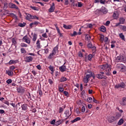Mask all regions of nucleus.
Masks as SVG:
<instances>
[{
  "label": "nucleus",
  "mask_w": 126,
  "mask_h": 126,
  "mask_svg": "<svg viewBox=\"0 0 126 126\" xmlns=\"http://www.w3.org/2000/svg\"><path fill=\"white\" fill-rule=\"evenodd\" d=\"M26 18L27 20L29 21H31V19H36L37 20H39V17H37L36 15L33 16L29 13H26Z\"/></svg>",
  "instance_id": "f257e3e1"
},
{
  "label": "nucleus",
  "mask_w": 126,
  "mask_h": 126,
  "mask_svg": "<svg viewBox=\"0 0 126 126\" xmlns=\"http://www.w3.org/2000/svg\"><path fill=\"white\" fill-rule=\"evenodd\" d=\"M117 61L119 63L122 62H126V56H125V55L124 54H120V56L117 57Z\"/></svg>",
  "instance_id": "f03ea898"
},
{
  "label": "nucleus",
  "mask_w": 126,
  "mask_h": 126,
  "mask_svg": "<svg viewBox=\"0 0 126 126\" xmlns=\"http://www.w3.org/2000/svg\"><path fill=\"white\" fill-rule=\"evenodd\" d=\"M71 115V113H69V110H66L64 114L63 115V119H64V121H66V120H67L69 117Z\"/></svg>",
  "instance_id": "7ed1b4c3"
},
{
  "label": "nucleus",
  "mask_w": 126,
  "mask_h": 126,
  "mask_svg": "<svg viewBox=\"0 0 126 126\" xmlns=\"http://www.w3.org/2000/svg\"><path fill=\"white\" fill-rule=\"evenodd\" d=\"M126 84L124 83H121V84H117L115 86V89H120V88H125Z\"/></svg>",
  "instance_id": "20e7f679"
},
{
  "label": "nucleus",
  "mask_w": 126,
  "mask_h": 126,
  "mask_svg": "<svg viewBox=\"0 0 126 126\" xmlns=\"http://www.w3.org/2000/svg\"><path fill=\"white\" fill-rule=\"evenodd\" d=\"M86 76L90 78V77H93L94 78L95 75H94V73H92V71L89 70H88V74L86 75Z\"/></svg>",
  "instance_id": "39448f33"
},
{
  "label": "nucleus",
  "mask_w": 126,
  "mask_h": 126,
  "mask_svg": "<svg viewBox=\"0 0 126 126\" xmlns=\"http://www.w3.org/2000/svg\"><path fill=\"white\" fill-rule=\"evenodd\" d=\"M104 73L106 74V75H111V67L109 65L104 70Z\"/></svg>",
  "instance_id": "423d86ee"
},
{
  "label": "nucleus",
  "mask_w": 126,
  "mask_h": 126,
  "mask_svg": "<svg viewBox=\"0 0 126 126\" xmlns=\"http://www.w3.org/2000/svg\"><path fill=\"white\" fill-rule=\"evenodd\" d=\"M109 66L108 64H103L102 65H100L99 67V68L100 71H103V70H105L106 68Z\"/></svg>",
  "instance_id": "0eeeda50"
},
{
  "label": "nucleus",
  "mask_w": 126,
  "mask_h": 126,
  "mask_svg": "<svg viewBox=\"0 0 126 126\" xmlns=\"http://www.w3.org/2000/svg\"><path fill=\"white\" fill-rule=\"evenodd\" d=\"M39 24H40V22L35 21L33 23L30 24V28H33V26H34V27H36L37 26L39 25Z\"/></svg>",
  "instance_id": "6e6552de"
},
{
  "label": "nucleus",
  "mask_w": 126,
  "mask_h": 126,
  "mask_svg": "<svg viewBox=\"0 0 126 126\" xmlns=\"http://www.w3.org/2000/svg\"><path fill=\"white\" fill-rule=\"evenodd\" d=\"M8 7H9V8H14L15 9H17L18 10V9H19V8H18V6H16L15 4H13L12 3H10L8 4Z\"/></svg>",
  "instance_id": "1a4fd4ad"
},
{
  "label": "nucleus",
  "mask_w": 126,
  "mask_h": 126,
  "mask_svg": "<svg viewBox=\"0 0 126 126\" xmlns=\"http://www.w3.org/2000/svg\"><path fill=\"white\" fill-rule=\"evenodd\" d=\"M55 9L56 7L55 6V3L53 2L50 6V8L49 9L48 11H49V12H54Z\"/></svg>",
  "instance_id": "9d476101"
},
{
  "label": "nucleus",
  "mask_w": 126,
  "mask_h": 126,
  "mask_svg": "<svg viewBox=\"0 0 126 126\" xmlns=\"http://www.w3.org/2000/svg\"><path fill=\"white\" fill-rule=\"evenodd\" d=\"M33 61V57L32 56H26L25 57V62L26 63H31Z\"/></svg>",
  "instance_id": "9b49d317"
},
{
  "label": "nucleus",
  "mask_w": 126,
  "mask_h": 126,
  "mask_svg": "<svg viewBox=\"0 0 126 126\" xmlns=\"http://www.w3.org/2000/svg\"><path fill=\"white\" fill-rule=\"evenodd\" d=\"M17 91L18 93H24V92H25V90L24 88L20 87L17 89Z\"/></svg>",
  "instance_id": "f8f14e48"
},
{
  "label": "nucleus",
  "mask_w": 126,
  "mask_h": 126,
  "mask_svg": "<svg viewBox=\"0 0 126 126\" xmlns=\"http://www.w3.org/2000/svg\"><path fill=\"white\" fill-rule=\"evenodd\" d=\"M95 76H96L97 78H98V79H102L103 78L106 79V78H107V77L101 74H96Z\"/></svg>",
  "instance_id": "ddd939ff"
},
{
  "label": "nucleus",
  "mask_w": 126,
  "mask_h": 126,
  "mask_svg": "<svg viewBox=\"0 0 126 126\" xmlns=\"http://www.w3.org/2000/svg\"><path fill=\"white\" fill-rule=\"evenodd\" d=\"M23 40H24V41L28 44H30V42H31V39L28 37L27 35H26L23 37Z\"/></svg>",
  "instance_id": "4468645a"
},
{
  "label": "nucleus",
  "mask_w": 126,
  "mask_h": 126,
  "mask_svg": "<svg viewBox=\"0 0 126 126\" xmlns=\"http://www.w3.org/2000/svg\"><path fill=\"white\" fill-rule=\"evenodd\" d=\"M59 69L61 72H64L66 70V66L65 65H63L60 67Z\"/></svg>",
  "instance_id": "2eb2a0df"
},
{
  "label": "nucleus",
  "mask_w": 126,
  "mask_h": 126,
  "mask_svg": "<svg viewBox=\"0 0 126 126\" xmlns=\"http://www.w3.org/2000/svg\"><path fill=\"white\" fill-rule=\"evenodd\" d=\"M115 121H116V119L115 118V116H111L108 119V122L110 124H112V123H113V122H115Z\"/></svg>",
  "instance_id": "dca6fc26"
},
{
  "label": "nucleus",
  "mask_w": 126,
  "mask_h": 126,
  "mask_svg": "<svg viewBox=\"0 0 126 126\" xmlns=\"http://www.w3.org/2000/svg\"><path fill=\"white\" fill-rule=\"evenodd\" d=\"M100 11H101V12H102V13H104V14H106V13L108 12V10H107L105 7H102L100 10Z\"/></svg>",
  "instance_id": "f3484780"
},
{
  "label": "nucleus",
  "mask_w": 126,
  "mask_h": 126,
  "mask_svg": "<svg viewBox=\"0 0 126 126\" xmlns=\"http://www.w3.org/2000/svg\"><path fill=\"white\" fill-rule=\"evenodd\" d=\"M121 105H122V106L126 105V97H124L122 98Z\"/></svg>",
  "instance_id": "a211bd4d"
},
{
  "label": "nucleus",
  "mask_w": 126,
  "mask_h": 126,
  "mask_svg": "<svg viewBox=\"0 0 126 126\" xmlns=\"http://www.w3.org/2000/svg\"><path fill=\"white\" fill-rule=\"evenodd\" d=\"M6 74H8L9 76H12L13 75V71L9 70H6Z\"/></svg>",
  "instance_id": "6ab92c4d"
},
{
  "label": "nucleus",
  "mask_w": 126,
  "mask_h": 126,
  "mask_svg": "<svg viewBox=\"0 0 126 126\" xmlns=\"http://www.w3.org/2000/svg\"><path fill=\"white\" fill-rule=\"evenodd\" d=\"M121 117H122V114L117 113L116 114V116H114V118H115V120H116L117 121V120H119V119H120Z\"/></svg>",
  "instance_id": "aec40b11"
},
{
  "label": "nucleus",
  "mask_w": 126,
  "mask_h": 126,
  "mask_svg": "<svg viewBox=\"0 0 126 126\" xmlns=\"http://www.w3.org/2000/svg\"><path fill=\"white\" fill-rule=\"evenodd\" d=\"M113 17L114 18V19H118V17H119V13H118V12H114Z\"/></svg>",
  "instance_id": "412c9836"
},
{
  "label": "nucleus",
  "mask_w": 126,
  "mask_h": 126,
  "mask_svg": "<svg viewBox=\"0 0 126 126\" xmlns=\"http://www.w3.org/2000/svg\"><path fill=\"white\" fill-rule=\"evenodd\" d=\"M58 50H59V46L57 45L54 48L52 51V53L56 55V54L57 53V51H58Z\"/></svg>",
  "instance_id": "4be33fe9"
},
{
  "label": "nucleus",
  "mask_w": 126,
  "mask_h": 126,
  "mask_svg": "<svg viewBox=\"0 0 126 126\" xmlns=\"http://www.w3.org/2000/svg\"><path fill=\"white\" fill-rule=\"evenodd\" d=\"M21 108L23 111H27V104H23Z\"/></svg>",
  "instance_id": "5701e85b"
},
{
  "label": "nucleus",
  "mask_w": 126,
  "mask_h": 126,
  "mask_svg": "<svg viewBox=\"0 0 126 126\" xmlns=\"http://www.w3.org/2000/svg\"><path fill=\"white\" fill-rule=\"evenodd\" d=\"M63 27L65 29H71V28H72V26L70 25L68 26H66V25H63Z\"/></svg>",
  "instance_id": "b1692460"
},
{
  "label": "nucleus",
  "mask_w": 126,
  "mask_h": 126,
  "mask_svg": "<svg viewBox=\"0 0 126 126\" xmlns=\"http://www.w3.org/2000/svg\"><path fill=\"white\" fill-rule=\"evenodd\" d=\"M63 120H60L59 121L56 122L55 123V126H60V125H62V124H63Z\"/></svg>",
  "instance_id": "393cba45"
},
{
  "label": "nucleus",
  "mask_w": 126,
  "mask_h": 126,
  "mask_svg": "<svg viewBox=\"0 0 126 126\" xmlns=\"http://www.w3.org/2000/svg\"><path fill=\"white\" fill-rule=\"evenodd\" d=\"M80 117H77L75 119L71 120V123L73 124V123H76V122H78V121H80Z\"/></svg>",
  "instance_id": "a878e982"
},
{
  "label": "nucleus",
  "mask_w": 126,
  "mask_h": 126,
  "mask_svg": "<svg viewBox=\"0 0 126 126\" xmlns=\"http://www.w3.org/2000/svg\"><path fill=\"white\" fill-rule=\"evenodd\" d=\"M89 80V78L87 76H86V77H85V78L83 79V82H84V83H87Z\"/></svg>",
  "instance_id": "bb28decb"
},
{
  "label": "nucleus",
  "mask_w": 126,
  "mask_h": 126,
  "mask_svg": "<svg viewBox=\"0 0 126 126\" xmlns=\"http://www.w3.org/2000/svg\"><path fill=\"white\" fill-rule=\"evenodd\" d=\"M100 31L101 32H105L106 31V27H105L104 26H101L100 28Z\"/></svg>",
  "instance_id": "cd10ccee"
},
{
  "label": "nucleus",
  "mask_w": 126,
  "mask_h": 126,
  "mask_svg": "<svg viewBox=\"0 0 126 126\" xmlns=\"http://www.w3.org/2000/svg\"><path fill=\"white\" fill-rule=\"evenodd\" d=\"M92 51H93V56H94L95 55V53H96V47L95 46H93L92 48H91Z\"/></svg>",
  "instance_id": "c85d7f7f"
},
{
  "label": "nucleus",
  "mask_w": 126,
  "mask_h": 126,
  "mask_svg": "<svg viewBox=\"0 0 126 126\" xmlns=\"http://www.w3.org/2000/svg\"><path fill=\"white\" fill-rule=\"evenodd\" d=\"M36 40H37V34L36 33H34L32 35V41L33 42H35Z\"/></svg>",
  "instance_id": "c756f323"
},
{
  "label": "nucleus",
  "mask_w": 126,
  "mask_h": 126,
  "mask_svg": "<svg viewBox=\"0 0 126 126\" xmlns=\"http://www.w3.org/2000/svg\"><path fill=\"white\" fill-rule=\"evenodd\" d=\"M55 53H53V52H52V53H50L49 56H48V59L49 60H52V59H53V58H54V56H55Z\"/></svg>",
  "instance_id": "7c9ffc66"
},
{
  "label": "nucleus",
  "mask_w": 126,
  "mask_h": 126,
  "mask_svg": "<svg viewBox=\"0 0 126 126\" xmlns=\"http://www.w3.org/2000/svg\"><path fill=\"white\" fill-rule=\"evenodd\" d=\"M119 21L121 24H124V23H125V21H126V20L124 18H121L119 19Z\"/></svg>",
  "instance_id": "2f4dec72"
},
{
  "label": "nucleus",
  "mask_w": 126,
  "mask_h": 126,
  "mask_svg": "<svg viewBox=\"0 0 126 126\" xmlns=\"http://www.w3.org/2000/svg\"><path fill=\"white\" fill-rule=\"evenodd\" d=\"M124 124V119H121L118 123V126H122Z\"/></svg>",
  "instance_id": "473e14b6"
},
{
  "label": "nucleus",
  "mask_w": 126,
  "mask_h": 126,
  "mask_svg": "<svg viewBox=\"0 0 126 126\" xmlns=\"http://www.w3.org/2000/svg\"><path fill=\"white\" fill-rule=\"evenodd\" d=\"M99 40L100 42H101L102 43H103V42H104V35H100L99 36Z\"/></svg>",
  "instance_id": "72a5a7b5"
},
{
  "label": "nucleus",
  "mask_w": 126,
  "mask_h": 126,
  "mask_svg": "<svg viewBox=\"0 0 126 126\" xmlns=\"http://www.w3.org/2000/svg\"><path fill=\"white\" fill-rule=\"evenodd\" d=\"M26 26V23L24 22L23 23H19L18 24V26H19L20 27H25V26Z\"/></svg>",
  "instance_id": "f704fd0d"
},
{
  "label": "nucleus",
  "mask_w": 126,
  "mask_h": 126,
  "mask_svg": "<svg viewBox=\"0 0 126 126\" xmlns=\"http://www.w3.org/2000/svg\"><path fill=\"white\" fill-rule=\"evenodd\" d=\"M119 37L122 39L124 41H125V35H124V34H123V33H121L119 34Z\"/></svg>",
  "instance_id": "c9c22d12"
},
{
  "label": "nucleus",
  "mask_w": 126,
  "mask_h": 126,
  "mask_svg": "<svg viewBox=\"0 0 126 126\" xmlns=\"http://www.w3.org/2000/svg\"><path fill=\"white\" fill-rule=\"evenodd\" d=\"M61 82H64V81H66L67 80V79L64 77H63L60 79Z\"/></svg>",
  "instance_id": "e433bc0d"
},
{
  "label": "nucleus",
  "mask_w": 126,
  "mask_h": 126,
  "mask_svg": "<svg viewBox=\"0 0 126 126\" xmlns=\"http://www.w3.org/2000/svg\"><path fill=\"white\" fill-rule=\"evenodd\" d=\"M93 100V99L92 98V97H89L87 98V101L88 102V103H91V102H92Z\"/></svg>",
  "instance_id": "4c0bfd02"
},
{
  "label": "nucleus",
  "mask_w": 126,
  "mask_h": 126,
  "mask_svg": "<svg viewBox=\"0 0 126 126\" xmlns=\"http://www.w3.org/2000/svg\"><path fill=\"white\" fill-rule=\"evenodd\" d=\"M120 29H122L123 31L126 32V27L125 26H121L120 27Z\"/></svg>",
  "instance_id": "58836bf2"
},
{
  "label": "nucleus",
  "mask_w": 126,
  "mask_h": 126,
  "mask_svg": "<svg viewBox=\"0 0 126 126\" xmlns=\"http://www.w3.org/2000/svg\"><path fill=\"white\" fill-rule=\"evenodd\" d=\"M104 42L105 44H109L110 41H109V38L107 37H106L104 39Z\"/></svg>",
  "instance_id": "ea45409f"
},
{
  "label": "nucleus",
  "mask_w": 126,
  "mask_h": 126,
  "mask_svg": "<svg viewBox=\"0 0 126 126\" xmlns=\"http://www.w3.org/2000/svg\"><path fill=\"white\" fill-rule=\"evenodd\" d=\"M21 52L22 54H26L27 53L26 50L24 48H21Z\"/></svg>",
  "instance_id": "a19ab883"
},
{
  "label": "nucleus",
  "mask_w": 126,
  "mask_h": 126,
  "mask_svg": "<svg viewBox=\"0 0 126 126\" xmlns=\"http://www.w3.org/2000/svg\"><path fill=\"white\" fill-rule=\"evenodd\" d=\"M20 104H21V103H18V104L16 105V110H20Z\"/></svg>",
  "instance_id": "79ce46f5"
},
{
  "label": "nucleus",
  "mask_w": 126,
  "mask_h": 126,
  "mask_svg": "<svg viewBox=\"0 0 126 126\" xmlns=\"http://www.w3.org/2000/svg\"><path fill=\"white\" fill-rule=\"evenodd\" d=\"M92 58H93V55L90 54L88 56V59L89 61H91V60H92Z\"/></svg>",
  "instance_id": "37998d69"
},
{
  "label": "nucleus",
  "mask_w": 126,
  "mask_h": 126,
  "mask_svg": "<svg viewBox=\"0 0 126 126\" xmlns=\"http://www.w3.org/2000/svg\"><path fill=\"white\" fill-rule=\"evenodd\" d=\"M36 47L38 49H40V40H38L36 42Z\"/></svg>",
  "instance_id": "c03bdc74"
},
{
  "label": "nucleus",
  "mask_w": 126,
  "mask_h": 126,
  "mask_svg": "<svg viewBox=\"0 0 126 126\" xmlns=\"http://www.w3.org/2000/svg\"><path fill=\"white\" fill-rule=\"evenodd\" d=\"M9 69H10V70H11V71H13V70H14V69H15V67L13 65L10 66L9 67Z\"/></svg>",
  "instance_id": "a18cd8bd"
},
{
  "label": "nucleus",
  "mask_w": 126,
  "mask_h": 126,
  "mask_svg": "<svg viewBox=\"0 0 126 126\" xmlns=\"http://www.w3.org/2000/svg\"><path fill=\"white\" fill-rule=\"evenodd\" d=\"M77 32L76 31H74L73 34H71V37H74L75 36H77Z\"/></svg>",
  "instance_id": "49530a36"
},
{
  "label": "nucleus",
  "mask_w": 126,
  "mask_h": 126,
  "mask_svg": "<svg viewBox=\"0 0 126 126\" xmlns=\"http://www.w3.org/2000/svg\"><path fill=\"white\" fill-rule=\"evenodd\" d=\"M55 27L56 28V30L57 31L58 34H61V31H60V29H59V27H58V26L57 25H55Z\"/></svg>",
  "instance_id": "de8ad7c7"
},
{
  "label": "nucleus",
  "mask_w": 126,
  "mask_h": 126,
  "mask_svg": "<svg viewBox=\"0 0 126 126\" xmlns=\"http://www.w3.org/2000/svg\"><path fill=\"white\" fill-rule=\"evenodd\" d=\"M13 63H15V61L13 60H10L8 63L9 64H13Z\"/></svg>",
  "instance_id": "09e8293b"
},
{
  "label": "nucleus",
  "mask_w": 126,
  "mask_h": 126,
  "mask_svg": "<svg viewBox=\"0 0 126 126\" xmlns=\"http://www.w3.org/2000/svg\"><path fill=\"white\" fill-rule=\"evenodd\" d=\"M59 90L60 92H63V88L62 87H59Z\"/></svg>",
  "instance_id": "8fccbe9b"
},
{
  "label": "nucleus",
  "mask_w": 126,
  "mask_h": 126,
  "mask_svg": "<svg viewBox=\"0 0 126 126\" xmlns=\"http://www.w3.org/2000/svg\"><path fill=\"white\" fill-rule=\"evenodd\" d=\"M11 82H12V80L10 79H9L6 81V83H7L8 84H10Z\"/></svg>",
  "instance_id": "3c124183"
},
{
  "label": "nucleus",
  "mask_w": 126,
  "mask_h": 126,
  "mask_svg": "<svg viewBox=\"0 0 126 126\" xmlns=\"http://www.w3.org/2000/svg\"><path fill=\"white\" fill-rule=\"evenodd\" d=\"M30 7H31L32 9H33V10H37V8L36 6H32V5H31Z\"/></svg>",
  "instance_id": "603ef678"
},
{
  "label": "nucleus",
  "mask_w": 126,
  "mask_h": 126,
  "mask_svg": "<svg viewBox=\"0 0 126 126\" xmlns=\"http://www.w3.org/2000/svg\"><path fill=\"white\" fill-rule=\"evenodd\" d=\"M42 36L43 37V38H48V35H47L46 33L42 34Z\"/></svg>",
  "instance_id": "864d4df0"
},
{
  "label": "nucleus",
  "mask_w": 126,
  "mask_h": 126,
  "mask_svg": "<svg viewBox=\"0 0 126 126\" xmlns=\"http://www.w3.org/2000/svg\"><path fill=\"white\" fill-rule=\"evenodd\" d=\"M81 111H82V113H84V112H85V106H83L81 109Z\"/></svg>",
  "instance_id": "5fc2aeb1"
},
{
  "label": "nucleus",
  "mask_w": 126,
  "mask_h": 126,
  "mask_svg": "<svg viewBox=\"0 0 126 126\" xmlns=\"http://www.w3.org/2000/svg\"><path fill=\"white\" fill-rule=\"evenodd\" d=\"M63 93L65 95V96H66V97H68V92L66 91H64Z\"/></svg>",
  "instance_id": "6e6d98bb"
},
{
  "label": "nucleus",
  "mask_w": 126,
  "mask_h": 126,
  "mask_svg": "<svg viewBox=\"0 0 126 126\" xmlns=\"http://www.w3.org/2000/svg\"><path fill=\"white\" fill-rule=\"evenodd\" d=\"M51 125H55L56 124V120L54 119L50 122Z\"/></svg>",
  "instance_id": "4d7b16f0"
},
{
  "label": "nucleus",
  "mask_w": 126,
  "mask_h": 126,
  "mask_svg": "<svg viewBox=\"0 0 126 126\" xmlns=\"http://www.w3.org/2000/svg\"><path fill=\"white\" fill-rule=\"evenodd\" d=\"M63 108L62 107H60L59 108L60 114H61V113H63Z\"/></svg>",
  "instance_id": "13d9d810"
},
{
  "label": "nucleus",
  "mask_w": 126,
  "mask_h": 126,
  "mask_svg": "<svg viewBox=\"0 0 126 126\" xmlns=\"http://www.w3.org/2000/svg\"><path fill=\"white\" fill-rule=\"evenodd\" d=\"M21 47H27V44H26L25 43H21Z\"/></svg>",
  "instance_id": "bf43d9fd"
},
{
  "label": "nucleus",
  "mask_w": 126,
  "mask_h": 126,
  "mask_svg": "<svg viewBox=\"0 0 126 126\" xmlns=\"http://www.w3.org/2000/svg\"><path fill=\"white\" fill-rule=\"evenodd\" d=\"M99 2L100 3H101L102 4H105V3L106 2V0H100Z\"/></svg>",
  "instance_id": "052dcab7"
},
{
  "label": "nucleus",
  "mask_w": 126,
  "mask_h": 126,
  "mask_svg": "<svg viewBox=\"0 0 126 126\" xmlns=\"http://www.w3.org/2000/svg\"><path fill=\"white\" fill-rule=\"evenodd\" d=\"M93 47V45H92V43H89L88 44V47L90 49H91Z\"/></svg>",
  "instance_id": "680f3d73"
},
{
  "label": "nucleus",
  "mask_w": 126,
  "mask_h": 126,
  "mask_svg": "<svg viewBox=\"0 0 126 126\" xmlns=\"http://www.w3.org/2000/svg\"><path fill=\"white\" fill-rule=\"evenodd\" d=\"M12 41L13 44H14V45H16L17 42H16V40H15V39L13 38Z\"/></svg>",
  "instance_id": "e2e57ef3"
},
{
  "label": "nucleus",
  "mask_w": 126,
  "mask_h": 126,
  "mask_svg": "<svg viewBox=\"0 0 126 126\" xmlns=\"http://www.w3.org/2000/svg\"><path fill=\"white\" fill-rule=\"evenodd\" d=\"M75 113H76L78 114H80V111H79V109L76 108V109L75 110Z\"/></svg>",
  "instance_id": "0e129e2a"
},
{
  "label": "nucleus",
  "mask_w": 126,
  "mask_h": 126,
  "mask_svg": "<svg viewBox=\"0 0 126 126\" xmlns=\"http://www.w3.org/2000/svg\"><path fill=\"white\" fill-rule=\"evenodd\" d=\"M49 68L50 70H51V71H52L53 72H54V67H53V66H50L49 67Z\"/></svg>",
  "instance_id": "69168bd1"
},
{
  "label": "nucleus",
  "mask_w": 126,
  "mask_h": 126,
  "mask_svg": "<svg viewBox=\"0 0 126 126\" xmlns=\"http://www.w3.org/2000/svg\"><path fill=\"white\" fill-rule=\"evenodd\" d=\"M81 6H82V3H81V2H78V7H81Z\"/></svg>",
  "instance_id": "338daca9"
},
{
  "label": "nucleus",
  "mask_w": 126,
  "mask_h": 126,
  "mask_svg": "<svg viewBox=\"0 0 126 126\" xmlns=\"http://www.w3.org/2000/svg\"><path fill=\"white\" fill-rule=\"evenodd\" d=\"M27 95L28 96V99H31V94H30V93H28Z\"/></svg>",
  "instance_id": "774afa93"
}]
</instances>
